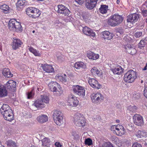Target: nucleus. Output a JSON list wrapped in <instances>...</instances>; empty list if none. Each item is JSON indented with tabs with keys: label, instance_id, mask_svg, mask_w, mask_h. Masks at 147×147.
<instances>
[{
	"label": "nucleus",
	"instance_id": "f257e3e1",
	"mask_svg": "<svg viewBox=\"0 0 147 147\" xmlns=\"http://www.w3.org/2000/svg\"><path fill=\"white\" fill-rule=\"evenodd\" d=\"M72 121L76 126L83 127L86 125V121L83 115L79 113L75 114L73 117Z\"/></svg>",
	"mask_w": 147,
	"mask_h": 147
},
{
	"label": "nucleus",
	"instance_id": "f03ea898",
	"mask_svg": "<svg viewBox=\"0 0 147 147\" xmlns=\"http://www.w3.org/2000/svg\"><path fill=\"white\" fill-rule=\"evenodd\" d=\"M137 77L136 71L133 70L127 71L124 75V81L127 83H132Z\"/></svg>",
	"mask_w": 147,
	"mask_h": 147
},
{
	"label": "nucleus",
	"instance_id": "7ed1b4c3",
	"mask_svg": "<svg viewBox=\"0 0 147 147\" xmlns=\"http://www.w3.org/2000/svg\"><path fill=\"white\" fill-rule=\"evenodd\" d=\"M53 118L55 123L58 125H60L63 123V114L58 110H55L53 114Z\"/></svg>",
	"mask_w": 147,
	"mask_h": 147
},
{
	"label": "nucleus",
	"instance_id": "20e7f679",
	"mask_svg": "<svg viewBox=\"0 0 147 147\" xmlns=\"http://www.w3.org/2000/svg\"><path fill=\"white\" fill-rule=\"evenodd\" d=\"M123 20V18L122 16L118 14H115L110 17L108 23L111 26H115L120 24Z\"/></svg>",
	"mask_w": 147,
	"mask_h": 147
},
{
	"label": "nucleus",
	"instance_id": "39448f33",
	"mask_svg": "<svg viewBox=\"0 0 147 147\" xmlns=\"http://www.w3.org/2000/svg\"><path fill=\"white\" fill-rule=\"evenodd\" d=\"M50 90L52 92H56L58 95L63 93V91L59 84L56 82H51L48 85Z\"/></svg>",
	"mask_w": 147,
	"mask_h": 147
},
{
	"label": "nucleus",
	"instance_id": "423d86ee",
	"mask_svg": "<svg viewBox=\"0 0 147 147\" xmlns=\"http://www.w3.org/2000/svg\"><path fill=\"white\" fill-rule=\"evenodd\" d=\"M90 98L92 102L97 105L100 104L104 98L103 95L99 92L92 94L90 95Z\"/></svg>",
	"mask_w": 147,
	"mask_h": 147
},
{
	"label": "nucleus",
	"instance_id": "0eeeda50",
	"mask_svg": "<svg viewBox=\"0 0 147 147\" xmlns=\"http://www.w3.org/2000/svg\"><path fill=\"white\" fill-rule=\"evenodd\" d=\"M111 129L113 131V133L115 132V134L120 136L124 135L125 132V130L124 127L120 125L112 126Z\"/></svg>",
	"mask_w": 147,
	"mask_h": 147
},
{
	"label": "nucleus",
	"instance_id": "6e6552de",
	"mask_svg": "<svg viewBox=\"0 0 147 147\" xmlns=\"http://www.w3.org/2000/svg\"><path fill=\"white\" fill-rule=\"evenodd\" d=\"M73 89L74 92L76 94L83 97L85 94V90L83 87L78 85L74 86Z\"/></svg>",
	"mask_w": 147,
	"mask_h": 147
},
{
	"label": "nucleus",
	"instance_id": "1a4fd4ad",
	"mask_svg": "<svg viewBox=\"0 0 147 147\" xmlns=\"http://www.w3.org/2000/svg\"><path fill=\"white\" fill-rule=\"evenodd\" d=\"M67 104L71 107H76L78 105L79 101L77 97L72 95H70L68 96Z\"/></svg>",
	"mask_w": 147,
	"mask_h": 147
},
{
	"label": "nucleus",
	"instance_id": "9d476101",
	"mask_svg": "<svg viewBox=\"0 0 147 147\" xmlns=\"http://www.w3.org/2000/svg\"><path fill=\"white\" fill-rule=\"evenodd\" d=\"M134 123L137 125L141 126L144 124V121L143 117L140 115L136 114L133 117Z\"/></svg>",
	"mask_w": 147,
	"mask_h": 147
},
{
	"label": "nucleus",
	"instance_id": "9b49d317",
	"mask_svg": "<svg viewBox=\"0 0 147 147\" xmlns=\"http://www.w3.org/2000/svg\"><path fill=\"white\" fill-rule=\"evenodd\" d=\"M57 12L65 16H68L70 13V11L65 6L61 4L58 6Z\"/></svg>",
	"mask_w": 147,
	"mask_h": 147
},
{
	"label": "nucleus",
	"instance_id": "f8f14e48",
	"mask_svg": "<svg viewBox=\"0 0 147 147\" xmlns=\"http://www.w3.org/2000/svg\"><path fill=\"white\" fill-rule=\"evenodd\" d=\"M98 0H86L85 7L88 9L91 10L96 6Z\"/></svg>",
	"mask_w": 147,
	"mask_h": 147
},
{
	"label": "nucleus",
	"instance_id": "ddd939ff",
	"mask_svg": "<svg viewBox=\"0 0 147 147\" xmlns=\"http://www.w3.org/2000/svg\"><path fill=\"white\" fill-rule=\"evenodd\" d=\"M2 115L5 120L9 121H11L14 119V116L11 109L8 110Z\"/></svg>",
	"mask_w": 147,
	"mask_h": 147
},
{
	"label": "nucleus",
	"instance_id": "4468645a",
	"mask_svg": "<svg viewBox=\"0 0 147 147\" xmlns=\"http://www.w3.org/2000/svg\"><path fill=\"white\" fill-rule=\"evenodd\" d=\"M22 42L19 39L13 38V41L11 45L13 50H16L21 47Z\"/></svg>",
	"mask_w": 147,
	"mask_h": 147
},
{
	"label": "nucleus",
	"instance_id": "2eb2a0df",
	"mask_svg": "<svg viewBox=\"0 0 147 147\" xmlns=\"http://www.w3.org/2000/svg\"><path fill=\"white\" fill-rule=\"evenodd\" d=\"M88 82L89 85L93 88L98 89L101 87V85L98 84V81L94 78H90Z\"/></svg>",
	"mask_w": 147,
	"mask_h": 147
},
{
	"label": "nucleus",
	"instance_id": "dca6fc26",
	"mask_svg": "<svg viewBox=\"0 0 147 147\" xmlns=\"http://www.w3.org/2000/svg\"><path fill=\"white\" fill-rule=\"evenodd\" d=\"M82 31L85 34L89 36L90 37H94L96 35L95 33L92 30L87 26L82 27Z\"/></svg>",
	"mask_w": 147,
	"mask_h": 147
},
{
	"label": "nucleus",
	"instance_id": "f3484780",
	"mask_svg": "<svg viewBox=\"0 0 147 147\" xmlns=\"http://www.w3.org/2000/svg\"><path fill=\"white\" fill-rule=\"evenodd\" d=\"M139 18V16L136 13L129 15L127 17V21L128 22H130L132 23L136 22Z\"/></svg>",
	"mask_w": 147,
	"mask_h": 147
},
{
	"label": "nucleus",
	"instance_id": "a211bd4d",
	"mask_svg": "<svg viewBox=\"0 0 147 147\" xmlns=\"http://www.w3.org/2000/svg\"><path fill=\"white\" fill-rule=\"evenodd\" d=\"M42 67L43 70L46 72L52 73L54 71V70L52 65L47 64H42Z\"/></svg>",
	"mask_w": 147,
	"mask_h": 147
},
{
	"label": "nucleus",
	"instance_id": "6ab92c4d",
	"mask_svg": "<svg viewBox=\"0 0 147 147\" xmlns=\"http://www.w3.org/2000/svg\"><path fill=\"white\" fill-rule=\"evenodd\" d=\"M35 107L36 108H42L45 107L44 105L41 100H37L32 105L31 108L32 110H34V107Z\"/></svg>",
	"mask_w": 147,
	"mask_h": 147
},
{
	"label": "nucleus",
	"instance_id": "aec40b11",
	"mask_svg": "<svg viewBox=\"0 0 147 147\" xmlns=\"http://www.w3.org/2000/svg\"><path fill=\"white\" fill-rule=\"evenodd\" d=\"M111 70L115 74L120 75L123 72L124 69L120 66H118L114 68L111 69Z\"/></svg>",
	"mask_w": 147,
	"mask_h": 147
},
{
	"label": "nucleus",
	"instance_id": "412c9836",
	"mask_svg": "<svg viewBox=\"0 0 147 147\" xmlns=\"http://www.w3.org/2000/svg\"><path fill=\"white\" fill-rule=\"evenodd\" d=\"M135 135L138 138L145 139L147 137V132L145 131L138 130L135 133Z\"/></svg>",
	"mask_w": 147,
	"mask_h": 147
},
{
	"label": "nucleus",
	"instance_id": "4be33fe9",
	"mask_svg": "<svg viewBox=\"0 0 147 147\" xmlns=\"http://www.w3.org/2000/svg\"><path fill=\"white\" fill-rule=\"evenodd\" d=\"M102 37L105 39L111 40L113 36V34L108 31H105L102 32Z\"/></svg>",
	"mask_w": 147,
	"mask_h": 147
},
{
	"label": "nucleus",
	"instance_id": "5701e85b",
	"mask_svg": "<svg viewBox=\"0 0 147 147\" xmlns=\"http://www.w3.org/2000/svg\"><path fill=\"white\" fill-rule=\"evenodd\" d=\"M90 71L92 75L94 76L100 77L102 76V71H99L96 67H93Z\"/></svg>",
	"mask_w": 147,
	"mask_h": 147
},
{
	"label": "nucleus",
	"instance_id": "b1692460",
	"mask_svg": "<svg viewBox=\"0 0 147 147\" xmlns=\"http://www.w3.org/2000/svg\"><path fill=\"white\" fill-rule=\"evenodd\" d=\"M7 95V92L4 86L0 84V98L5 97Z\"/></svg>",
	"mask_w": 147,
	"mask_h": 147
},
{
	"label": "nucleus",
	"instance_id": "393cba45",
	"mask_svg": "<svg viewBox=\"0 0 147 147\" xmlns=\"http://www.w3.org/2000/svg\"><path fill=\"white\" fill-rule=\"evenodd\" d=\"M16 83L13 80H9L6 83V87L8 89L14 88L16 86Z\"/></svg>",
	"mask_w": 147,
	"mask_h": 147
},
{
	"label": "nucleus",
	"instance_id": "a878e982",
	"mask_svg": "<svg viewBox=\"0 0 147 147\" xmlns=\"http://www.w3.org/2000/svg\"><path fill=\"white\" fill-rule=\"evenodd\" d=\"M74 67L77 69H80L81 68L85 69L86 68L85 64L82 61H78L75 63L74 65Z\"/></svg>",
	"mask_w": 147,
	"mask_h": 147
},
{
	"label": "nucleus",
	"instance_id": "bb28decb",
	"mask_svg": "<svg viewBox=\"0 0 147 147\" xmlns=\"http://www.w3.org/2000/svg\"><path fill=\"white\" fill-rule=\"evenodd\" d=\"M2 74L5 77L8 78H11L13 76V74H11L10 71L9 69L7 68L4 69L2 72Z\"/></svg>",
	"mask_w": 147,
	"mask_h": 147
},
{
	"label": "nucleus",
	"instance_id": "cd10ccee",
	"mask_svg": "<svg viewBox=\"0 0 147 147\" xmlns=\"http://www.w3.org/2000/svg\"><path fill=\"white\" fill-rule=\"evenodd\" d=\"M18 24L17 21L15 19H12L10 20L9 22L8 27L11 30L13 31V29H15L14 26L15 24L17 25Z\"/></svg>",
	"mask_w": 147,
	"mask_h": 147
},
{
	"label": "nucleus",
	"instance_id": "c85d7f7f",
	"mask_svg": "<svg viewBox=\"0 0 147 147\" xmlns=\"http://www.w3.org/2000/svg\"><path fill=\"white\" fill-rule=\"evenodd\" d=\"M37 120L39 122L43 123L46 122L48 120V117L45 115H40L37 118Z\"/></svg>",
	"mask_w": 147,
	"mask_h": 147
},
{
	"label": "nucleus",
	"instance_id": "c756f323",
	"mask_svg": "<svg viewBox=\"0 0 147 147\" xmlns=\"http://www.w3.org/2000/svg\"><path fill=\"white\" fill-rule=\"evenodd\" d=\"M87 56L90 59L95 60L99 58V55L98 54L92 52L88 54Z\"/></svg>",
	"mask_w": 147,
	"mask_h": 147
},
{
	"label": "nucleus",
	"instance_id": "7c9ffc66",
	"mask_svg": "<svg viewBox=\"0 0 147 147\" xmlns=\"http://www.w3.org/2000/svg\"><path fill=\"white\" fill-rule=\"evenodd\" d=\"M10 109V107L8 105L3 104L0 109V113L2 114Z\"/></svg>",
	"mask_w": 147,
	"mask_h": 147
},
{
	"label": "nucleus",
	"instance_id": "2f4dec72",
	"mask_svg": "<svg viewBox=\"0 0 147 147\" xmlns=\"http://www.w3.org/2000/svg\"><path fill=\"white\" fill-rule=\"evenodd\" d=\"M42 147H49L50 141L47 138H44L42 140Z\"/></svg>",
	"mask_w": 147,
	"mask_h": 147
},
{
	"label": "nucleus",
	"instance_id": "473e14b6",
	"mask_svg": "<svg viewBox=\"0 0 147 147\" xmlns=\"http://www.w3.org/2000/svg\"><path fill=\"white\" fill-rule=\"evenodd\" d=\"M108 10V6L106 5H101L99 9L100 12L102 14L107 13Z\"/></svg>",
	"mask_w": 147,
	"mask_h": 147
},
{
	"label": "nucleus",
	"instance_id": "72a5a7b5",
	"mask_svg": "<svg viewBox=\"0 0 147 147\" xmlns=\"http://www.w3.org/2000/svg\"><path fill=\"white\" fill-rule=\"evenodd\" d=\"M0 8L3 10V12L4 13H7L9 12L10 8L6 4H4L0 5Z\"/></svg>",
	"mask_w": 147,
	"mask_h": 147
},
{
	"label": "nucleus",
	"instance_id": "f704fd0d",
	"mask_svg": "<svg viewBox=\"0 0 147 147\" xmlns=\"http://www.w3.org/2000/svg\"><path fill=\"white\" fill-rule=\"evenodd\" d=\"M40 13L38 9L35 8L31 16L30 17L34 18L38 17L40 15Z\"/></svg>",
	"mask_w": 147,
	"mask_h": 147
},
{
	"label": "nucleus",
	"instance_id": "c9c22d12",
	"mask_svg": "<svg viewBox=\"0 0 147 147\" xmlns=\"http://www.w3.org/2000/svg\"><path fill=\"white\" fill-rule=\"evenodd\" d=\"M64 76H56V78L57 80H59L60 81L63 83L67 82V80L66 78V76L65 74L64 75Z\"/></svg>",
	"mask_w": 147,
	"mask_h": 147
},
{
	"label": "nucleus",
	"instance_id": "e433bc0d",
	"mask_svg": "<svg viewBox=\"0 0 147 147\" xmlns=\"http://www.w3.org/2000/svg\"><path fill=\"white\" fill-rule=\"evenodd\" d=\"M137 109V107L135 105H130L127 108V111L131 113L136 112Z\"/></svg>",
	"mask_w": 147,
	"mask_h": 147
},
{
	"label": "nucleus",
	"instance_id": "4c0bfd02",
	"mask_svg": "<svg viewBox=\"0 0 147 147\" xmlns=\"http://www.w3.org/2000/svg\"><path fill=\"white\" fill-rule=\"evenodd\" d=\"M18 24L17 25L15 24L14 26V27L15 29H13V31H22V26L21 25L20 23L19 22H17Z\"/></svg>",
	"mask_w": 147,
	"mask_h": 147
},
{
	"label": "nucleus",
	"instance_id": "58836bf2",
	"mask_svg": "<svg viewBox=\"0 0 147 147\" xmlns=\"http://www.w3.org/2000/svg\"><path fill=\"white\" fill-rule=\"evenodd\" d=\"M29 51L33 54L35 56H40V54L38 51L34 49L32 47H30L29 48Z\"/></svg>",
	"mask_w": 147,
	"mask_h": 147
},
{
	"label": "nucleus",
	"instance_id": "ea45409f",
	"mask_svg": "<svg viewBox=\"0 0 147 147\" xmlns=\"http://www.w3.org/2000/svg\"><path fill=\"white\" fill-rule=\"evenodd\" d=\"M35 8L32 7L28 8L26 10V14L30 17V16H32Z\"/></svg>",
	"mask_w": 147,
	"mask_h": 147
},
{
	"label": "nucleus",
	"instance_id": "a19ab883",
	"mask_svg": "<svg viewBox=\"0 0 147 147\" xmlns=\"http://www.w3.org/2000/svg\"><path fill=\"white\" fill-rule=\"evenodd\" d=\"M6 143L8 147H17L16 143L11 140L7 141Z\"/></svg>",
	"mask_w": 147,
	"mask_h": 147
},
{
	"label": "nucleus",
	"instance_id": "79ce46f5",
	"mask_svg": "<svg viewBox=\"0 0 147 147\" xmlns=\"http://www.w3.org/2000/svg\"><path fill=\"white\" fill-rule=\"evenodd\" d=\"M25 0H19L17 3V6L18 7L23 6L26 4Z\"/></svg>",
	"mask_w": 147,
	"mask_h": 147
},
{
	"label": "nucleus",
	"instance_id": "37998d69",
	"mask_svg": "<svg viewBox=\"0 0 147 147\" xmlns=\"http://www.w3.org/2000/svg\"><path fill=\"white\" fill-rule=\"evenodd\" d=\"M41 100L42 101L43 103H48L49 102V99L48 96H41Z\"/></svg>",
	"mask_w": 147,
	"mask_h": 147
},
{
	"label": "nucleus",
	"instance_id": "c03bdc74",
	"mask_svg": "<svg viewBox=\"0 0 147 147\" xmlns=\"http://www.w3.org/2000/svg\"><path fill=\"white\" fill-rule=\"evenodd\" d=\"M82 16L84 20L86 21H88L90 17V15L88 13H84Z\"/></svg>",
	"mask_w": 147,
	"mask_h": 147
},
{
	"label": "nucleus",
	"instance_id": "a18cd8bd",
	"mask_svg": "<svg viewBox=\"0 0 147 147\" xmlns=\"http://www.w3.org/2000/svg\"><path fill=\"white\" fill-rule=\"evenodd\" d=\"M34 94V89H32L31 91L28 92L27 94L28 98H33Z\"/></svg>",
	"mask_w": 147,
	"mask_h": 147
},
{
	"label": "nucleus",
	"instance_id": "49530a36",
	"mask_svg": "<svg viewBox=\"0 0 147 147\" xmlns=\"http://www.w3.org/2000/svg\"><path fill=\"white\" fill-rule=\"evenodd\" d=\"M131 50H129V49H128V53L132 55H134L136 53V51L134 46H133V47L131 48Z\"/></svg>",
	"mask_w": 147,
	"mask_h": 147
},
{
	"label": "nucleus",
	"instance_id": "de8ad7c7",
	"mask_svg": "<svg viewBox=\"0 0 147 147\" xmlns=\"http://www.w3.org/2000/svg\"><path fill=\"white\" fill-rule=\"evenodd\" d=\"M84 142L85 144L90 146L92 144V141L90 139L88 138L85 140Z\"/></svg>",
	"mask_w": 147,
	"mask_h": 147
},
{
	"label": "nucleus",
	"instance_id": "09e8293b",
	"mask_svg": "<svg viewBox=\"0 0 147 147\" xmlns=\"http://www.w3.org/2000/svg\"><path fill=\"white\" fill-rule=\"evenodd\" d=\"M145 43V40H141L138 46L141 49H142V48H143L144 47Z\"/></svg>",
	"mask_w": 147,
	"mask_h": 147
},
{
	"label": "nucleus",
	"instance_id": "8fccbe9b",
	"mask_svg": "<svg viewBox=\"0 0 147 147\" xmlns=\"http://www.w3.org/2000/svg\"><path fill=\"white\" fill-rule=\"evenodd\" d=\"M142 32H138L134 34V36L136 38H140L142 36Z\"/></svg>",
	"mask_w": 147,
	"mask_h": 147
},
{
	"label": "nucleus",
	"instance_id": "3c124183",
	"mask_svg": "<svg viewBox=\"0 0 147 147\" xmlns=\"http://www.w3.org/2000/svg\"><path fill=\"white\" fill-rule=\"evenodd\" d=\"M133 46L132 45H131L130 44H127L125 46V49H126V51L128 53V49H129V50H130L131 49V48L133 47Z\"/></svg>",
	"mask_w": 147,
	"mask_h": 147
},
{
	"label": "nucleus",
	"instance_id": "603ef678",
	"mask_svg": "<svg viewBox=\"0 0 147 147\" xmlns=\"http://www.w3.org/2000/svg\"><path fill=\"white\" fill-rule=\"evenodd\" d=\"M102 147H114L111 145L107 142H105Z\"/></svg>",
	"mask_w": 147,
	"mask_h": 147
},
{
	"label": "nucleus",
	"instance_id": "864d4df0",
	"mask_svg": "<svg viewBox=\"0 0 147 147\" xmlns=\"http://www.w3.org/2000/svg\"><path fill=\"white\" fill-rule=\"evenodd\" d=\"M123 39L126 42H128L131 40L132 39H131V38L129 36H125L123 38Z\"/></svg>",
	"mask_w": 147,
	"mask_h": 147
},
{
	"label": "nucleus",
	"instance_id": "5fc2aeb1",
	"mask_svg": "<svg viewBox=\"0 0 147 147\" xmlns=\"http://www.w3.org/2000/svg\"><path fill=\"white\" fill-rule=\"evenodd\" d=\"M141 13L143 16L146 17L147 16V10H142Z\"/></svg>",
	"mask_w": 147,
	"mask_h": 147
},
{
	"label": "nucleus",
	"instance_id": "6e6d98bb",
	"mask_svg": "<svg viewBox=\"0 0 147 147\" xmlns=\"http://www.w3.org/2000/svg\"><path fill=\"white\" fill-rule=\"evenodd\" d=\"M143 93L144 96L147 98V86L144 88Z\"/></svg>",
	"mask_w": 147,
	"mask_h": 147
},
{
	"label": "nucleus",
	"instance_id": "4d7b16f0",
	"mask_svg": "<svg viewBox=\"0 0 147 147\" xmlns=\"http://www.w3.org/2000/svg\"><path fill=\"white\" fill-rule=\"evenodd\" d=\"M132 147H142V146L140 144L135 143L133 144Z\"/></svg>",
	"mask_w": 147,
	"mask_h": 147
},
{
	"label": "nucleus",
	"instance_id": "13d9d810",
	"mask_svg": "<svg viewBox=\"0 0 147 147\" xmlns=\"http://www.w3.org/2000/svg\"><path fill=\"white\" fill-rule=\"evenodd\" d=\"M55 147H62L61 144L59 142H57L55 143Z\"/></svg>",
	"mask_w": 147,
	"mask_h": 147
},
{
	"label": "nucleus",
	"instance_id": "bf43d9fd",
	"mask_svg": "<svg viewBox=\"0 0 147 147\" xmlns=\"http://www.w3.org/2000/svg\"><path fill=\"white\" fill-rule=\"evenodd\" d=\"M75 1L79 4H82L84 2V0H75Z\"/></svg>",
	"mask_w": 147,
	"mask_h": 147
},
{
	"label": "nucleus",
	"instance_id": "052dcab7",
	"mask_svg": "<svg viewBox=\"0 0 147 147\" xmlns=\"http://www.w3.org/2000/svg\"><path fill=\"white\" fill-rule=\"evenodd\" d=\"M117 31L119 33L121 34H123L124 32L123 30L122 29L118 30Z\"/></svg>",
	"mask_w": 147,
	"mask_h": 147
},
{
	"label": "nucleus",
	"instance_id": "680f3d73",
	"mask_svg": "<svg viewBox=\"0 0 147 147\" xmlns=\"http://www.w3.org/2000/svg\"><path fill=\"white\" fill-rule=\"evenodd\" d=\"M112 140H113L115 141H116L118 140V138L116 136L112 137Z\"/></svg>",
	"mask_w": 147,
	"mask_h": 147
},
{
	"label": "nucleus",
	"instance_id": "e2e57ef3",
	"mask_svg": "<svg viewBox=\"0 0 147 147\" xmlns=\"http://www.w3.org/2000/svg\"><path fill=\"white\" fill-rule=\"evenodd\" d=\"M42 87L38 86V87L37 88L38 91L39 92L41 91V90L42 89Z\"/></svg>",
	"mask_w": 147,
	"mask_h": 147
},
{
	"label": "nucleus",
	"instance_id": "0e129e2a",
	"mask_svg": "<svg viewBox=\"0 0 147 147\" xmlns=\"http://www.w3.org/2000/svg\"><path fill=\"white\" fill-rule=\"evenodd\" d=\"M143 5L146 6V7L147 8V0L146 1L145 3L143 4Z\"/></svg>",
	"mask_w": 147,
	"mask_h": 147
},
{
	"label": "nucleus",
	"instance_id": "69168bd1",
	"mask_svg": "<svg viewBox=\"0 0 147 147\" xmlns=\"http://www.w3.org/2000/svg\"><path fill=\"white\" fill-rule=\"evenodd\" d=\"M147 67V63L146 64V66L144 67V69H143L144 70H145L147 69L146 67Z\"/></svg>",
	"mask_w": 147,
	"mask_h": 147
},
{
	"label": "nucleus",
	"instance_id": "338daca9",
	"mask_svg": "<svg viewBox=\"0 0 147 147\" xmlns=\"http://www.w3.org/2000/svg\"><path fill=\"white\" fill-rule=\"evenodd\" d=\"M119 3H120V1L119 0H117V3L118 4Z\"/></svg>",
	"mask_w": 147,
	"mask_h": 147
},
{
	"label": "nucleus",
	"instance_id": "774afa93",
	"mask_svg": "<svg viewBox=\"0 0 147 147\" xmlns=\"http://www.w3.org/2000/svg\"><path fill=\"white\" fill-rule=\"evenodd\" d=\"M116 121L117 123H119L120 121L119 120H116Z\"/></svg>",
	"mask_w": 147,
	"mask_h": 147
}]
</instances>
